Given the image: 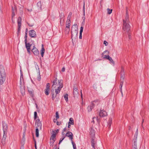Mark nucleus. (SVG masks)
<instances>
[{"instance_id": "obj_57", "label": "nucleus", "mask_w": 149, "mask_h": 149, "mask_svg": "<svg viewBox=\"0 0 149 149\" xmlns=\"http://www.w3.org/2000/svg\"><path fill=\"white\" fill-rule=\"evenodd\" d=\"M56 124L58 125H59L61 124V123L58 121L56 122Z\"/></svg>"}, {"instance_id": "obj_37", "label": "nucleus", "mask_w": 149, "mask_h": 149, "mask_svg": "<svg viewBox=\"0 0 149 149\" xmlns=\"http://www.w3.org/2000/svg\"><path fill=\"white\" fill-rule=\"evenodd\" d=\"M24 142H25L24 135H23V138L22 139L21 141V143L22 145L24 146Z\"/></svg>"}, {"instance_id": "obj_27", "label": "nucleus", "mask_w": 149, "mask_h": 149, "mask_svg": "<svg viewBox=\"0 0 149 149\" xmlns=\"http://www.w3.org/2000/svg\"><path fill=\"white\" fill-rule=\"evenodd\" d=\"M28 91L31 97H33L34 96L33 91L32 89L30 88L29 89H28Z\"/></svg>"}, {"instance_id": "obj_52", "label": "nucleus", "mask_w": 149, "mask_h": 149, "mask_svg": "<svg viewBox=\"0 0 149 149\" xmlns=\"http://www.w3.org/2000/svg\"><path fill=\"white\" fill-rule=\"evenodd\" d=\"M33 139H34V141L35 143V149H37V146H36V140L35 139L34 137H33Z\"/></svg>"}, {"instance_id": "obj_63", "label": "nucleus", "mask_w": 149, "mask_h": 149, "mask_svg": "<svg viewBox=\"0 0 149 149\" xmlns=\"http://www.w3.org/2000/svg\"><path fill=\"white\" fill-rule=\"evenodd\" d=\"M120 91L121 93L122 96H123V92H122V90H120Z\"/></svg>"}, {"instance_id": "obj_6", "label": "nucleus", "mask_w": 149, "mask_h": 149, "mask_svg": "<svg viewBox=\"0 0 149 149\" xmlns=\"http://www.w3.org/2000/svg\"><path fill=\"white\" fill-rule=\"evenodd\" d=\"M2 125L3 134L6 135L8 130V126L7 124L5 123H3Z\"/></svg>"}, {"instance_id": "obj_44", "label": "nucleus", "mask_w": 149, "mask_h": 149, "mask_svg": "<svg viewBox=\"0 0 149 149\" xmlns=\"http://www.w3.org/2000/svg\"><path fill=\"white\" fill-rule=\"evenodd\" d=\"M37 67H38V70H39V76H38V77L37 79L39 81H40V79H41V77H40V70H39V68H38V65H37Z\"/></svg>"}, {"instance_id": "obj_60", "label": "nucleus", "mask_w": 149, "mask_h": 149, "mask_svg": "<svg viewBox=\"0 0 149 149\" xmlns=\"http://www.w3.org/2000/svg\"><path fill=\"white\" fill-rule=\"evenodd\" d=\"M20 149H24V147L22 145V146H21L20 148Z\"/></svg>"}, {"instance_id": "obj_45", "label": "nucleus", "mask_w": 149, "mask_h": 149, "mask_svg": "<svg viewBox=\"0 0 149 149\" xmlns=\"http://www.w3.org/2000/svg\"><path fill=\"white\" fill-rule=\"evenodd\" d=\"M60 18H61V19L62 18L64 17H65V16L64 13H61L60 15Z\"/></svg>"}, {"instance_id": "obj_28", "label": "nucleus", "mask_w": 149, "mask_h": 149, "mask_svg": "<svg viewBox=\"0 0 149 149\" xmlns=\"http://www.w3.org/2000/svg\"><path fill=\"white\" fill-rule=\"evenodd\" d=\"M102 56H109V52L108 50H106L102 54Z\"/></svg>"}, {"instance_id": "obj_35", "label": "nucleus", "mask_w": 149, "mask_h": 149, "mask_svg": "<svg viewBox=\"0 0 149 149\" xmlns=\"http://www.w3.org/2000/svg\"><path fill=\"white\" fill-rule=\"evenodd\" d=\"M64 98L66 101L67 102L68 101V94H66L64 96Z\"/></svg>"}, {"instance_id": "obj_21", "label": "nucleus", "mask_w": 149, "mask_h": 149, "mask_svg": "<svg viewBox=\"0 0 149 149\" xmlns=\"http://www.w3.org/2000/svg\"><path fill=\"white\" fill-rule=\"evenodd\" d=\"M6 135L3 134V138L1 140V143L2 145L4 146L5 144L6 143Z\"/></svg>"}, {"instance_id": "obj_31", "label": "nucleus", "mask_w": 149, "mask_h": 149, "mask_svg": "<svg viewBox=\"0 0 149 149\" xmlns=\"http://www.w3.org/2000/svg\"><path fill=\"white\" fill-rule=\"evenodd\" d=\"M45 49L43 47V45L42 44V48L41 52V56H43L44 54V52H45Z\"/></svg>"}, {"instance_id": "obj_22", "label": "nucleus", "mask_w": 149, "mask_h": 149, "mask_svg": "<svg viewBox=\"0 0 149 149\" xmlns=\"http://www.w3.org/2000/svg\"><path fill=\"white\" fill-rule=\"evenodd\" d=\"M83 16L82 17L83 22L82 23H84L85 19V2H84V6L83 8Z\"/></svg>"}, {"instance_id": "obj_2", "label": "nucleus", "mask_w": 149, "mask_h": 149, "mask_svg": "<svg viewBox=\"0 0 149 149\" xmlns=\"http://www.w3.org/2000/svg\"><path fill=\"white\" fill-rule=\"evenodd\" d=\"M78 26L77 24H74L72 27L71 33L72 42L74 45L75 41H77V38Z\"/></svg>"}, {"instance_id": "obj_64", "label": "nucleus", "mask_w": 149, "mask_h": 149, "mask_svg": "<svg viewBox=\"0 0 149 149\" xmlns=\"http://www.w3.org/2000/svg\"><path fill=\"white\" fill-rule=\"evenodd\" d=\"M132 128L131 126H129V130H130L132 129Z\"/></svg>"}, {"instance_id": "obj_29", "label": "nucleus", "mask_w": 149, "mask_h": 149, "mask_svg": "<svg viewBox=\"0 0 149 149\" xmlns=\"http://www.w3.org/2000/svg\"><path fill=\"white\" fill-rule=\"evenodd\" d=\"M83 27L82 26L81 27L80 30V31L79 33V38L80 39H81L82 38V33L83 32Z\"/></svg>"}, {"instance_id": "obj_19", "label": "nucleus", "mask_w": 149, "mask_h": 149, "mask_svg": "<svg viewBox=\"0 0 149 149\" xmlns=\"http://www.w3.org/2000/svg\"><path fill=\"white\" fill-rule=\"evenodd\" d=\"M12 18L15 15V12L17 11V9L16 6L14 5V6H12Z\"/></svg>"}, {"instance_id": "obj_58", "label": "nucleus", "mask_w": 149, "mask_h": 149, "mask_svg": "<svg viewBox=\"0 0 149 149\" xmlns=\"http://www.w3.org/2000/svg\"><path fill=\"white\" fill-rule=\"evenodd\" d=\"M55 133L56 134L58 133L59 131V130L58 129L56 130H55Z\"/></svg>"}, {"instance_id": "obj_41", "label": "nucleus", "mask_w": 149, "mask_h": 149, "mask_svg": "<svg viewBox=\"0 0 149 149\" xmlns=\"http://www.w3.org/2000/svg\"><path fill=\"white\" fill-rule=\"evenodd\" d=\"M123 81H121L120 83V90H122V86L123 85Z\"/></svg>"}, {"instance_id": "obj_51", "label": "nucleus", "mask_w": 149, "mask_h": 149, "mask_svg": "<svg viewBox=\"0 0 149 149\" xmlns=\"http://www.w3.org/2000/svg\"><path fill=\"white\" fill-rule=\"evenodd\" d=\"M104 44L105 45V46H107L108 45V42L106 40H104Z\"/></svg>"}, {"instance_id": "obj_20", "label": "nucleus", "mask_w": 149, "mask_h": 149, "mask_svg": "<svg viewBox=\"0 0 149 149\" xmlns=\"http://www.w3.org/2000/svg\"><path fill=\"white\" fill-rule=\"evenodd\" d=\"M125 77L124 76V70L122 67V70L121 71V81H124V80Z\"/></svg>"}, {"instance_id": "obj_56", "label": "nucleus", "mask_w": 149, "mask_h": 149, "mask_svg": "<svg viewBox=\"0 0 149 149\" xmlns=\"http://www.w3.org/2000/svg\"><path fill=\"white\" fill-rule=\"evenodd\" d=\"M65 68L64 67H63L62 68L61 71L63 72H64L65 71Z\"/></svg>"}, {"instance_id": "obj_23", "label": "nucleus", "mask_w": 149, "mask_h": 149, "mask_svg": "<svg viewBox=\"0 0 149 149\" xmlns=\"http://www.w3.org/2000/svg\"><path fill=\"white\" fill-rule=\"evenodd\" d=\"M78 90L76 88H74V91L73 92V94L74 95V97L77 96L78 95Z\"/></svg>"}, {"instance_id": "obj_11", "label": "nucleus", "mask_w": 149, "mask_h": 149, "mask_svg": "<svg viewBox=\"0 0 149 149\" xmlns=\"http://www.w3.org/2000/svg\"><path fill=\"white\" fill-rule=\"evenodd\" d=\"M24 41L26 47L27 49V51L29 53H30V47L32 45L30 44L29 43H27V40H26H26H25Z\"/></svg>"}, {"instance_id": "obj_7", "label": "nucleus", "mask_w": 149, "mask_h": 149, "mask_svg": "<svg viewBox=\"0 0 149 149\" xmlns=\"http://www.w3.org/2000/svg\"><path fill=\"white\" fill-rule=\"evenodd\" d=\"M29 36L31 38H36V31L33 30H32L29 31Z\"/></svg>"}, {"instance_id": "obj_48", "label": "nucleus", "mask_w": 149, "mask_h": 149, "mask_svg": "<svg viewBox=\"0 0 149 149\" xmlns=\"http://www.w3.org/2000/svg\"><path fill=\"white\" fill-rule=\"evenodd\" d=\"M110 63L112 65H114V62L113 60L112 59V60L110 59L109 60Z\"/></svg>"}, {"instance_id": "obj_25", "label": "nucleus", "mask_w": 149, "mask_h": 149, "mask_svg": "<svg viewBox=\"0 0 149 149\" xmlns=\"http://www.w3.org/2000/svg\"><path fill=\"white\" fill-rule=\"evenodd\" d=\"M132 146L133 147V149H138L137 148V142L136 140L134 141Z\"/></svg>"}, {"instance_id": "obj_14", "label": "nucleus", "mask_w": 149, "mask_h": 149, "mask_svg": "<svg viewBox=\"0 0 149 149\" xmlns=\"http://www.w3.org/2000/svg\"><path fill=\"white\" fill-rule=\"evenodd\" d=\"M49 85V83L47 84L46 86V89L45 90V93L47 95H48L49 93V92L50 87Z\"/></svg>"}, {"instance_id": "obj_9", "label": "nucleus", "mask_w": 149, "mask_h": 149, "mask_svg": "<svg viewBox=\"0 0 149 149\" xmlns=\"http://www.w3.org/2000/svg\"><path fill=\"white\" fill-rule=\"evenodd\" d=\"M71 21L70 20H67L66 23V28H68V29H66L65 30V31L67 33H68L69 31H70V24Z\"/></svg>"}, {"instance_id": "obj_36", "label": "nucleus", "mask_w": 149, "mask_h": 149, "mask_svg": "<svg viewBox=\"0 0 149 149\" xmlns=\"http://www.w3.org/2000/svg\"><path fill=\"white\" fill-rule=\"evenodd\" d=\"M112 118H110L109 120V122L108 123L107 126L108 127H110L111 125V124L112 123Z\"/></svg>"}, {"instance_id": "obj_4", "label": "nucleus", "mask_w": 149, "mask_h": 149, "mask_svg": "<svg viewBox=\"0 0 149 149\" xmlns=\"http://www.w3.org/2000/svg\"><path fill=\"white\" fill-rule=\"evenodd\" d=\"M58 87L57 89H55V93L57 95L60 92L61 88H62L63 86L62 80L61 79L58 80Z\"/></svg>"}, {"instance_id": "obj_59", "label": "nucleus", "mask_w": 149, "mask_h": 149, "mask_svg": "<svg viewBox=\"0 0 149 149\" xmlns=\"http://www.w3.org/2000/svg\"><path fill=\"white\" fill-rule=\"evenodd\" d=\"M53 140H52V141H50V144L51 145H51H53V143H53Z\"/></svg>"}, {"instance_id": "obj_24", "label": "nucleus", "mask_w": 149, "mask_h": 149, "mask_svg": "<svg viewBox=\"0 0 149 149\" xmlns=\"http://www.w3.org/2000/svg\"><path fill=\"white\" fill-rule=\"evenodd\" d=\"M54 88L53 89H52V91H51V95H52V100H54L55 98L56 97L57 94H56L55 95H54Z\"/></svg>"}, {"instance_id": "obj_16", "label": "nucleus", "mask_w": 149, "mask_h": 149, "mask_svg": "<svg viewBox=\"0 0 149 149\" xmlns=\"http://www.w3.org/2000/svg\"><path fill=\"white\" fill-rule=\"evenodd\" d=\"M32 51L35 55H38L39 54L38 50L34 46H33V48L32 49Z\"/></svg>"}, {"instance_id": "obj_26", "label": "nucleus", "mask_w": 149, "mask_h": 149, "mask_svg": "<svg viewBox=\"0 0 149 149\" xmlns=\"http://www.w3.org/2000/svg\"><path fill=\"white\" fill-rule=\"evenodd\" d=\"M96 143V141L94 140V139L92 138L91 139V146L93 147L94 148V149H95V144Z\"/></svg>"}, {"instance_id": "obj_40", "label": "nucleus", "mask_w": 149, "mask_h": 149, "mask_svg": "<svg viewBox=\"0 0 149 149\" xmlns=\"http://www.w3.org/2000/svg\"><path fill=\"white\" fill-rule=\"evenodd\" d=\"M59 118V116L58 111H56V120H57Z\"/></svg>"}, {"instance_id": "obj_12", "label": "nucleus", "mask_w": 149, "mask_h": 149, "mask_svg": "<svg viewBox=\"0 0 149 149\" xmlns=\"http://www.w3.org/2000/svg\"><path fill=\"white\" fill-rule=\"evenodd\" d=\"M52 135L51 136L50 138V140H52L53 141V143H54L55 141V137L56 136V133L55 131L54 130H53L52 131Z\"/></svg>"}, {"instance_id": "obj_62", "label": "nucleus", "mask_w": 149, "mask_h": 149, "mask_svg": "<svg viewBox=\"0 0 149 149\" xmlns=\"http://www.w3.org/2000/svg\"><path fill=\"white\" fill-rule=\"evenodd\" d=\"M72 13L71 12H70L69 13L68 15H69L70 16H72Z\"/></svg>"}, {"instance_id": "obj_1", "label": "nucleus", "mask_w": 149, "mask_h": 149, "mask_svg": "<svg viewBox=\"0 0 149 149\" xmlns=\"http://www.w3.org/2000/svg\"><path fill=\"white\" fill-rule=\"evenodd\" d=\"M126 16L124 19H123V29L124 31L127 32V34L129 38L130 39L131 38L130 32V26L129 24V17L128 15V12L127 8H126Z\"/></svg>"}, {"instance_id": "obj_32", "label": "nucleus", "mask_w": 149, "mask_h": 149, "mask_svg": "<svg viewBox=\"0 0 149 149\" xmlns=\"http://www.w3.org/2000/svg\"><path fill=\"white\" fill-rule=\"evenodd\" d=\"M69 124H71L72 125H74V120L72 118H70L69 119Z\"/></svg>"}, {"instance_id": "obj_39", "label": "nucleus", "mask_w": 149, "mask_h": 149, "mask_svg": "<svg viewBox=\"0 0 149 149\" xmlns=\"http://www.w3.org/2000/svg\"><path fill=\"white\" fill-rule=\"evenodd\" d=\"M37 6L38 7H39L40 9H41V1H40L38 2L37 3Z\"/></svg>"}, {"instance_id": "obj_34", "label": "nucleus", "mask_w": 149, "mask_h": 149, "mask_svg": "<svg viewBox=\"0 0 149 149\" xmlns=\"http://www.w3.org/2000/svg\"><path fill=\"white\" fill-rule=\"evenodd\" d=\"M27 33H28V29L26 28L25 30V36H24V38H25V40H27Z\"/></svg>"}, {"instance_id": "obj_10", "label": "nucleus", "mask_w": 149, "mask_h": 149, "mask_svg": "<svg viewBox=\"0 0 149 149\" xmlns=\"http://www.w3.org/2000/svg\"><path fill=\"white\" fill-rule=\"evenodd\" d=\"M65 136L69 137L70 139L71 140L72 143L73 142L72 139H73V135L72 133L70 132L69 131L67 132L65 134Z\"/></svg>"}, {"instance_id": "obj_50", "label": "nucleus", "mask_w": 149, "mask_h": 149, "mask_svg": "<svg viewBox=\"0 0 149 149\" xmlns=\"http://www.w3.org/2000/svg\"><path fill=\"white\" fill-rule=\"evenodd\" d=\"M93 88L95 90L97 89V86L96 84H94L93 86Z\"/></svg>"}, {"instance_id": "obj_43", "label": "nucleus", "mask_w": 149, "mask_h": 149, "mask_svg": "<svg viewBox=\"0 0 149 149\" xmlns=\"http://www.w3.org/2000/svg\"><path fill=\"white\" fill-rule=\"evenodd\" d=\"M37 117V113L36 111H35L34 112V118L35 120H36Z\"/></svg>"}, {"instance_id": "obj_42", "label": "nucleus", "mask_w": 149, "mask_h": 149, "mask_svg": "<svg viewBox=\"0 0 149 149\" xmlns=\"http://www.w3.org/2000/svg\"><path fill=\"white\" fill-rule=\"evenodd\" d=\"M65 137V136H62L60 138L58 143L59 145L62 142L63 140L64 139Z\"/></svg>"}, {"instance_id": "obj_13", "label": "nucleus", "mask_w": 149, "mask_h": 149, "mask_svg": "<svg viewBox=\"0 0 149 149\" xmlns=\"http://www.w3.org/2000/svg\"><path fill=\"white\" fill-rule=\"evenodd\" d=\"M99 115L100 117H103L107 116V114L106 111L104 109H101L99 113Z\"/></svg>"}, {"instance_id": "obj_3", "label": "nucleus", "mask_w": 149, "mask_h": 149, "mask_svg": "<svg viewBox=\"0 0 149 149\" xmlns=\"http://www.w3.org/2000/svg\"><path fill=\"white\" fill-rule=\"evenodd\" d=\"M6 73L3 65H0V85H2L6 80Z\"/></svg>"}, {"instance_id": "obj_46", "label": "nucleus", "mask_w": 149, "mask_h": 149, "mask_svg": "<svg viewBox=\"0 0 149 149\" xmlns=\"http://www.w3.org/2000/svg\"><path fill=\"white\" fill-rule=\"evenodd\" d=\"M72 144L73 147V149H76V146L75 143L74 142H72Z\"/></svg>"}, {"instance_id": "obj_55", "label": "nucleus", "mask_w": 149, "mask_h": 149, "mask_svg": "<svg viewBox=\"0 0 149 149\" xmlns=\"http://www.w3.org/2000/svg\"><path fill=\"white\" fill-rule=\"evenodd\" d=\"M71 17V16L68 15L67 17V20H70Z\"/></svg>"}, {"instance_id": "obj_15", "label": "nucleus", "mask_w": 149, "mask_h": 149, "mask_svg": "<svg viewBox=\"0 0 149 149\" xmlns=\"http://www.w3.org/2000/svg\"><path fill=\"white\" fill-rule=\"evenodd\" d=\"M95 106V104L92 102L89 106H88L87 108V109L88 112H90L91 111L92 109H93Z\"/></svg>"}, {"instance_id": "obj_18", "label": "nucleus", "mask_w": 149, "mask_h": 149, "mask_svg": "<svg viewBox=\"0 0 149 149\" xmlns=\"http://www.w3.org/2000/svg\"><path fill=\"white\" fill-rule=\"evenodd\" d=\"M20 89L21 93L22 95H24L25 94V90L24 89V85H22L20 84Z\"/></svg>"}, {"instance_id": "obj_47", "label": "nucleus", "mask_w": 149, "mask_h": 149, "mask_svg": "<svg viewBox=\"0 0 149 149\" xmlns=\"http://www.w3.org/2000/svg\"><path fill=\"white\" fill-rule=\"evenodd\" d=\"M104 58H106L107 59L109 60L110 59L112 60V58L110 57V56H104L103 57Z\"/></svg>"}, {"instance_id": "obj_17", "label": "nucleus", "mask_w": 149, "mask_h": 149, "mask_svg": "<svg viewBox=\"0 0 149 149\" xmlns=\"http://www.w3.org/2000/svg\"><path fill=\"white\" fill-rule=\"evenodd\" d=\"M59 80L58 79H57L56 78L53 81V85L52 86V89L53 87L55 88L56 87V86L54 87V85H57L58 86V80Z\"/></svg>"}, {"instance_id": "obj_53", "label": "nucleus", "mask_w": 149, "mask_h": 149, "mask_svg": "<svg viewBox=\"0 0 149 149\" xmlns=\"http://www.w3.org/2000/svg\"><path fill=\"white\" fill-rule=\"evenodd\" d=\"M94 119H96L95 117H93V120L91 122L93 123H95Z\"/></svg>"}, {"instance_id": "obj_33", "label": "nucleus", "mask_w": 149, "mask_h": 149, "mask_svg": "<svg viewBox=\"0 0 149 149\" xmlns=\"http://www.w3.org/2000/svg\"><path fill=\"white\" fill-rule=\"evenodd\" d=\"M39 129L38 128H36V135L37 137H38L39 136Z\"/></svg>"}, {"instance_id": "obj_5", "label": "nucleus", "mask_w": 149, "mask_h": 149, "mask_svg": "<svg viewBox=\"0 0 149 149\" xmlns=\"http://www.w3.org/2000/svg\"><path fill=\"white\" fill-rule=\"evenodd\" d=\"M22 21V18L21 17H18L17 19L18 24V30L17 31V34H18L19 33L21 29V22Z\"/></svg>"}, {"instance_id": "obj_38", "label": "nucleus", "mask_w": 149, "mask_h": 149, "mask_svg": "<svg viewBox=\"0 0 149 149\" xmlns=\"http://www.w3.org/2000/svg\"><path fill=\"white\" fill-rule=\"evenodd\" d=\"M107 14L109 15L111 13L112 11V9H110L109 8H108L107 9Z\"/></svg>"}, {"instance_id": "obj_30", "label": "nucleus", "mask_w": 149, "mask_h": 149, "mask_svg": "<svg viewBox=\"0 0 149 149\" xmlns=\"http://www.w3.org/2000/svg\"><path fill=\"white\" fill-rule=\"evenodd\" d=\"M22 79L23 80V77L22 74V71L20 70V84L21 85L22 84L21 80Z\"/></svg>"}, {"instance_id": "obj_49", "label": "nucleus", "mask_w": 149, "mask_h": 149, "mask_svg": "<svg viewBox=\"0 0 149 149\" xmlns=\"http://www.w3.org/2000/svg\"><path fill=\"white\" fill-rule=\"evenodd\" d=\"M138 134H135L134 136L133 140L135 141V140H137V137Z\"/></svg>"}, {"instance_id": "obj_54", "label": "nucleus", "mask_w": 149, "mask_h": 149, "mask_svg": "<svg viewBox=\"0 0 149 149\" xmlns=\"http://www.w3.org/2000/svg\"><path fill=\"white\" fill-rule=\"evenodd\" d=\"M27 24L30 27H32L34 25V24H30L29 23H27Z\"/></svg>"}, {"instance_id": "obj_61", "label": "nucleus", "mask_w": 149, "mask_h": 149, "mask_svg": "<svg viewBox=\"0 0 149 149\" xmlns=\"http://www.w3.org/2000/svg\"><path fill=\"white\" fill-rule=\"evenodd\" d=\"M135 134H138V129H137L136 130V132Z\"/></svg>"}, {"instance_id": "obj_8", "label": "nucleus", "mask_w": 149, "mask_h": 149, "mask_svg": "<svg viewBox=\"0 0 149 149\" xmlns=\"http://www.w3.org/2000/svg\"><path fill=\"white\" fill-rule=\"evenodd\" d=\"M35 124L37 125V126L36 127V128H37L40 130L41 129L42 125L39 119H38L36 120Z\"/></svg>"}]
</instances>
